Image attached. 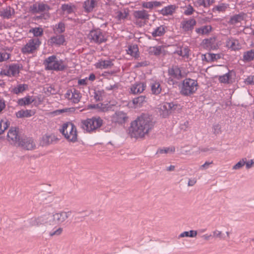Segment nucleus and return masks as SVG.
I'll return each mask as SVG.
<instances>
[{
	"mask_svg": "<svg viewBox=\"0 0 254 254\" xmlns=\"http://www.w3.org/2000/svg\"><path fill=\"white\" fill-rule=\"evenodd\" d=\"M21 68L22 67L19 64H11L2 68L0 72V74L9 77L17 76L19 74Z\"/></svg>",
	"mask_w": 254,
	"mask_h": 254,
	"instance_id": "nucleus-7",
	"label": "nucleus"
},
{
	"mask_svg": "<svg viewBox=\"0 0 254 254\" xmlns=\"http://www.w3.org/2000/svg\"><path fill=\"white\" fill-rule=\"evenodd\" d=\"M71 211H62L52 215V218L50 219V225L55 224H62L64 223L70 216Z\"/></svg>",
	"mask_w": 254,
	"mask_h": 254,
	"instance_id": "nucleus-6",
	"label": "nucleus"
},
{
	"mask_svg": "<svg viewBox=\"0 0 254 254\" xmlns=\"http://www.w3.org/2000/svg\"><path fill=\"white\" fill-rule=\"evenodd\" d=\"M197 2L200 6L207 7L214 2V0H197Z\"/></svg>",
	"mask_w": 254,
	"mask_h": 254,
	"instance_id": "nucleus-47",
	"label": "nucleus"
},
{
	"mask_svg": "<svg viewBox=\"0 0 254 254\" xmlns=\"http://www.w3.org/2000/svg\"><path fill=\"white\" fill-rule=\"evenodd\" d=\"M246 163V158L242 159L233 167V169L238 170L242 168Z\"/></svg>",
	"mask_w": 254,
	"mask_h": 254,
	"instance_id": "nucleus-53",
	"label": "nucleus"
},
{
	"mask_svg": "<svg viewBox=\"0 0 254 254\" xmlns=\"http://www.w3.org/2000/svg\"><path fill=\"white\" fill-rule=\"evenodd\" d=\"M45 68L48 70L56 71L63 70L65 68L63 60L59 59L56 56L49 57L44 61Z\"/></svg>",
	"mask_w": 254,
	"mask_h": 254,
	"instance_id": "nucleus-4",
	"label": "nucleus"
},
{
	"mask_svg": "<svg viewBox=\"0 0 254 254\" xmlns=\"http://www.w3.org/2000/svg\"><path fill=\"white\" fill-rule=\"evenodd\" d=\"M146 88V84L143 82L136 83L133 84L130 87L132 93L138 94L142 93Z\"/></svg>",
	"mask_w": 254,
	"mask_h": 254,
	"instance_id": "nucleus-22",
	"label": "nucleus"
},
{
	"mask_svg": "<svg viewBox=\"0 0 254 254\" xmlns=\"http://www.w3.org/2000/svg\"><path fill=\"white\" fill-rule=\"evenodd\" d=\"M197 231L195 230H190L189 231H184L181 233L178 236V239L184 238V237H190L194 238L197 236Z\"/></svg>",
	"mask_w": 254,
	"mask_h": 254,
	"instance_id": "nucleus-34",
	"label": "nucleus"
},
{
	"mask_svg": "<svg viewBox=\"0 0 254 254\" xmlns=\"http://www.w3.org/2000/svg\"><path fill=\"white\" fill-rule=\"evenodd\" d=\"M7 139L8 141L14 144L18 145L20 141L19 140V136L18 134V131L15 128H10L7 133Z\"/></svg>",
	"mask_w": 254,
	"mask_h": 254,
	"instance_id": "nucleus-16",
	"label": "nucleus"
},
{
	"mask_svg": "<svg viewBox=\"0 0 254 254\" xmlns=\"http://www.w3.org/2000/svg\"><path fill=\"white\" fill-rule=\"evenodd\" d=\"M65 96L67 99L75 103H78L81 98L80 92L74 89L67 90Z\"/></svg>",
	"mask_w": 254,
	"mask_h": 254,
	"instance_id": "nucleus-15",
	"label": "nucleus"
},
{
	"mask_svg": "<svg viewBox=\"0 0 254 254\" xmlns=\"http://www.w3.org/2000/svg\"><path fill=\"white\" fill-rule=\"evenodd\" d=\"M99 107V112H107L112 109L113 105L109 104H103L99 103L98 107Z\"/></svg>",
	"mask_w": 254,
	"mask_h": 254,
	"instance_id": "nucleus-44",
	"label": "nucleus"
},
{
	"mask_svg": "<svg viewBox=\"0 0 254 254\" xmlns=\"http://www.w3.org/2000/svg\"><path fill=\"white\" fill-rule=\"evenodd\" d=\"M146 102L145 97L140 96L132 100V104L134 108L140 107Z\"/></svg>",
	"mask_w": 254,
	"mask_h": 254,
	"instance_id": "nucleus-31",
	"label": "nucleus"
},
{
	"mask_svg": "<svg viewBox=\"0 0 254 254\" xmlns=\"http://www.w3.org/2000/svg\"><path fill=\"white\" fill-rule=\"evenodd\" d=\"M132 15L134 19V23L139 27L143 26L145 23L143 20L148 19L149 17L147 11L143 9L134 11Z\"/></svg>",
	"mask_w": 254,
	"mask_h": 254,
	"instance_id": "nucleus-9",
	"label": "nucleus"
},
{
	"mask_svg": "<svg viewBox=\"0 0 254 254\" xmlns=\"http://www.w3.org/2000/svg\"><path fill=\"white\" fill-rule=\"evenodd\" d=\"M193 10V7L189 5L187 7V9L184 11V13L187 15H190L192 14Z\"/></svg>",
	"mask_w": 254,
	"mask_h": 254,
	"instance_id": "nucleus-58",
	"label": "nucleus"
},
{
	"mask_svg": "<svg viewBox=\"0 0 254 254\" xmlns=\"http://www.w3.org/2000/svg\"><path fill=\"white\" fill-rule=\"evenodd\" d=\"M63 232V228L61 227H55L49 233L50 237L60 236Z\"/></svg>",
	"mask_w": 254,
	"mask_h": 254,
	"instance_id": "nucleus-37",
	"label": "nucleus"
},
{
	"mask_svg": "<svg viewBox=\"0 0 254 254\" xmlns=\"http://www.w3.org/2000/svg\"><path fill=\"white\" fill-rule=\"evenodd\" d=\"M97 5L96 0H86L83 3V8L87 12H92Z\"/></svg>",
	"mask_w": 254,
	"mask_h": 254,
	"instance_id": "nucleus-23",
	"label": "nucleus"
},
{
	"mask_svg": "<svg viewBox=\"0 0 254 254\" xmlns=\"http://www.w3.org/2000/svg\"><path fill=\"white\" fill-rule=\"evenodd\" d=\"M128 13L126 10L119 11L116 13V16L119 19H124L127 17Z\"/></svg>",
	"mask_w": 254,
	"mask_h": 254,
	"instance_id": "nucleus-49",
	"label": "nucleus"
},
{
	"mask_svg": "<svg viewBox=\"0 0 254 254\" xmlns=\"http://www.w3.org/2000/svg\"><path fill=\"white\" fill-rule=\"evenodd\" d=\"M128 116L126 113L118 111L116 112L111 117V122L115 124L123 125L127 121Z\"/></svg>",
	"mask_w": 254,
	"mask_h": 254,
	"instance_id": "nucleus-12",
	"label": "nucleus"
},
{
	"mask_svg": "<svg viewBox=\"0 0 254 254\" xmlns=\"http://www.w3.org/2000/svg\"><path fill=\"white\" fill-rule=\"evenodd\" d=\"M177 6L175 4H170L163 7L159 12L163 16L172 15L175 13Z\"/></svg>",
	"mask_w": 254,
	"mask_h": 254,
	"instance_id": "nucleus-18",
	"label": "nucleus"
},
{
	"mask_svg": "<svg viewBox=\"0 0 254 254\" xmlns=\"http://www.w3.org/2000/svg\"><path fill=\"white\" fill-rule=\"evenodd\" d=\"M61 132L69 141L75 142L77 140V132L76 127L71 122L63 124Z\"/></svg>",
	"mask_w": 254,
	"mask_h": 254,
	"instance_id": "nucleus-3",
	"label": "nucleus"
},
{
	"mask_svg": "<svg viewBox=\"0 0 254 254\" xmlns=\"http://www.w3.org/2000/svg\"><path fill=\"white\" fill-rule=\"evenodd\" d=\"M175 151V148L174 146H171L169 147L164 148L163 149H160L159 152L160 153H173Z\"/></svg>",
	"mask_w": 254,
	"mask_h": 254,
	"instance_id": "nucleus-54",
	"label": "nucleus"
},
{
	"mask_svg": "<svg viewBox=\"0 0 254 254\" xmlns=\"http://www.w3.org/2000/svg\"><path fill=\"white\" fill-rule=\"evenodd\" d=\"M153 8L160 7L162 5V2L157 1H152Z\"/></svg>",
	"mask_w": 254,
	"mask_h": 254,
	"instance_id": "nucleus-64",
	"label": "nucleus"
},
{
	"mask_svg": "<svg viewBox=\"0 0 254 254\" xmlns=\"http://www.w3.org/2000/svg\"><path fill=\"white\" fill-rule=\"evenodd\" d=\"M34 99L29 96H26L24 98L20 99L18 100V104L20 106L28 105L32 103Z\"/></svg>",
	"mask_w": 254,
	"mask_h": 254,
	"instance_id": "nucleus-36",
	"label": "nucleus"
},
{
	"mask_svg": "<svg viewBox=\"0 0 254 254\" xmlns=\"http://www.w3.org/2000/svg\"><path fill=\"white\" fill-rule=\"evenodd\" d=\"M49 214H45L30 218L28 221L32 226H40L42 225H50Z\"/></svg>",
	"mask_w": 254,
	"mask_h": 254,
	"instance_id": "nucleus-11",
	"label": "nucleus"
},
{
	"mask_svg": "<svg viewBox=\"0 0 254 254\" xmlns=\"http://www.w3.org/2000/svg\"><path fill=\"white\" fill-rule=\"evenodd\" d=\"M10 55L6 52H0V62H2L8 60Z\"/></svg>",
	"mask_w": 254,
	"mask_h": 254,
	"instance_id": "nucleus-52",
	"label": "nucleus"
},
{
	"mask_svg": "<svg viewBox=\"0 0 254 254\" xmlns=\"http://www.w3.org/2000/svg\"><path fill=\"white\" fill-rule=\"evenodd\" d=\"M65 30V26L63 23H59L56 26L54 31L55 33H62Z\"/></svg>",
	"mask_w": 254,
	"mask_h": 254,
	"instance_id": "nucleus-50",
	"label": "nucleus"
},
{
	"mask_svg": "<svg viewBox=\"0 0 254 254\" xmlns=\"http://www.w3.org/2000/svg\"><path fill=\"white\" fill-rule=\"evenodd\" d=\"M177 105L173 103L165 102L161 105L160 109L162 111V116L166 118L169 116L171 112L176 109Z\"/></svg>",
	"mask_w": 254,
	"mask_h": 254,
	"instance_id": "nucleus-14",
	"label": "nucleus"
},
{
	"mask_svg": "<svg viewBox=\"0 0 254 254\" xmlns=\"http://www.w3.org/2000/svg\"><path fill=\"white\" fill-rule=\"evenodd\" d=\"M243 20V16L241 14H237L233 16L231 18L230 22L231 24H235L237 23L240 22Z\"/></svg>",
	"mask_w": 254,
	"mask_h": 254,
	"instance_id": "nucleus-46",
	"label": "nucleus"
},
{
	"mask_svg": "<svg viewBox=\"0 0 254 254\" xmlns=\"http://www.w3.org/2000/svg\"><path fill=\"white\" fill-rule=\"evenodd\" d=\"M103 124V120L100 117H93L82 121L81 127L87 132L94 131L100 127Z\"/></svg>",
	"mask_w": 254,
	"mask_h": 254,
	"instance_id": "nucleus-5",
	"label": "nucleus"
},
{
	"mask_svg": "<svg viewBox=\"0 0 254 254\" xmlns=\"http://www.w3.org/2000/svg\"><path fill=\"white\" fill-rule=\"evenodd\" d=\"M57 138L53 134H46L44 135L41 139V144L43 146H46L56 141Z\"/></svg>",
	"mask_w": 254,
	"mask_h": 254,
	"instance_id": "nucleus-21",
	"label": "nucleus"
},
{
	"mask_svg": "<svg viewBox=\"0 0 254 254\" xmlns=\"http://www.w3.org/2000/svg\"><path fill=\"white\" fill-rule=\"evenodd\" d=\"M142 6L145 8L152 9L153 8L152 1H149V2L143 1L142 2Z\"/></svg>",
	"mask_w": 254,
	"mask_h": 254,
	"instance_id": "nucleus-55",
	"label": "nucleus"
},
{
	"mask_svg": "<svg viewBox=\"0 0 254 254\" xmlns=\"http://www.w3.org/2000/svg\"><path fill=\"white\" fill-rule=\"evenodd\" d=\"M196 21L192 18L185 20L181 23V27L185 31H191L196 24Z\"/></svg>",
	"mask_w": 254,
	"mask_h": 254,
	"instance_id": "nucleus-19",
	"label": "nucleus"
},
{
	"mask_svg": "<svg viewBox=\"0 0 254 254\" xmlns=\"http://www.w3.org/2000/svg\"><path fill=\"white\" fill-rule=\"evenodd\" d=\"M154 123L147 115H142L131 123L130 135L134 138H143L153 128Z\"/></svg>",
	"mask_w": 254,
	"mask_h": 254,
	"instance_id": "nucleus-1",
	"label": "nucleus"
},
{
	"mask_svg": "<svg viewBox=\"0 0 254 254\" xmlns=\"http://www.w3.org/2000/svg\"><path fill=\"white\" fill-rule=\"evenodd\" d=\"M49 8L47 4L37 2L30 6L29 10L33 13H38L48 11Z\"/></svg>",
	"mask_w": 254,
	"mask_h": 254,
	"instance_id": "nucleus-13",
	"label": "nucleus"
},
{
	"mask_svg": "<svg viewBox=\"0 0 254 254\" xmlns=\"http://www.w3.org/2000/svg\"><path fill=\"white\" fill-rule=\"evenodd\" d=\"M99 103L96 104H91L88 106V108L91 109H95L99 112V107H98Z\"/></svg>",
	"mask_w": 254,
	"mask_h": 254,
	"instance_id": "nucleus-61",
	"label": "nucleus"
},
{
	"mask_svg": "<svg viewBox=\"0 0 254 254\" xmlns=\"http://www.w3.org/2000/svg\"><path fill=\"white\" fill-rule=\"evenodd\" d=\"M5 107V104L4 101L3 100H0V113L4 109Z\"/></svg>",
	"mask_w": 254,
	"mask_h": 254,
	"instance_id": "nucleus-63",
	"label": "nucleus"
},
{
	"mask_svg": "<svg viewBox=\"0 0 254 254\" xmlns=\"http://www.w3.org/2000/svg\"><path fill=\"white\" fill-rule=\"evenodd\" d=\"M169 73L176 78H179L181 77V71L177 66L174 67L170 69Z\"/></svg>",
	"mask_w": 254,
	"mask_h": 254,
	"instance_id": "nucleus-41",
	"label": "nucleus"
},
{
	"mask_svg": "<svg viewBox=\"0 0 254 254\" xmlns=\"http://www.w3.org/2000/svg\"><path fill=\"white\" fill-rule=\"evenodd\" d=\"M9 125V122L6 119L0 121V134L7 128Z\"/></svg>",
	"mask_w": 254,
	"mask_h": 254,
	"instance_id": "nucleus-40",
	"label": "nucleus"
},
{
	"mask_svg": "<svg viewBox=\"0 0 254 254\" xmlns=\"http://www.w3.org/2000/svg\"><path fill=\"white\" fill-rule=\"evenodd\" d=\"M207 57L210 61L213 62L221 59L222 55L220 54H215L213 53H208Z\"/></svg>",
	"mask_w": 254,
	"mask_h": 254,
	"instance_id": "nucleus-48",
	"label": "nucleus"
},
{
	"mask_svg": "<svg viewBox=\"0 0 254 254\" xmlns=\"http://www.w3.org/2000/svg\"><path fill=\"white\" fill-rule=\"evenodd\" d=\"M213 163V162L211 161L210 162H205V163L203 165H202L201 166H200V169H207L209 165L212 164Z\"/></svg>",
	"mask_w": 254,
	"mask_h": 254,
	"instance_id": "nucleus-59",
	"label": "nucleus"
},
{
	"mask_svg": "<svg viewBox=\"0 0 254 254\" xmlns=\"http://www.w3.org/2000/svg\"><path fill=\"white\" fill-rule=\"evenodd\" d=\"M227 46L233 50H238L241 49V45L236 39H229L227 42Z\"/></svg>",
	"mask_w": 254,
	"mask_h": 254,
	"instance_id": "nucleus-28",
	"label": "nucleus"
},
{
	"mask_svg": "<svg viewBox=\"0 0 254 254\" xmlns=\"http://www.w3.org/2000/svg\"><path fill=\"white\" fill-rule=\"evenodd\" d=\"M151 91L154 94L158 95L160 93L161 91V88L160 84L158 82L155 81L151 84Z\"/></svg>",
	"mask_w": 254,
	"mask_h": 254,
	"instance_id": "nucleus-38",
	"label": "nucleus"
},
{
	"mask_svg": "<svg viewBox=\"0 0 254 254\" xmlns=\"http://www.w3.org/2000/svg\"><path fill=\"white\" fill-rule=\"evenodd\" d=\"M166 32L165 27L163 26H160L157 27L151 33L153 37H160L163 36Z\"/></svg>",
	"mask_w": 254,
	"mask_h": 254,
	"instance_id": "nucleus-30",
	"label": "nucleus"
},
{
	"mask_svg": "<svg viewBox=\"0 0 254 254\" xmlns=\"http://www.w3.org/2000/svg\"><path fill=\"white\" fill-rule=\"evenodd\" d=\"M48 42L51 46L63 45L65 42L64 37L62 35H57L51 37Z\"/></svg>",
	"mask_w": 254,
	"mask_h": 254,
	"instance_id": "nucleus-20",
	"label": "nucleus"
},
{
	"mask_svg": "<svg viewBox=\"0 0 254 254\" xmlns=\"http://www.w3.org/2000/svg\"><path fill=\"white\" fill-rule=\"evenodd\" d=\"M198 87L197 81L194 79L187 78L185 79L180 88V93L185 96H190L195 93Z\"/></svg>",
	"mask_w": 254,
	"mask_h": 254,
	"instance_id": "nucleus-2",
	"label": "nucleus"
},
{
	"mask_svg": "<svg viewBox=\"0 0 254 254\" xmlns=\"http://www.w3.org/2000/svg\"><path fill=\"white\" fill-rule=\"evenodd\" d=\"M113 64L110 60H100L95 64V66L97 68L106 69L112 67Z\"/></svg>",
	"mask_w": 254,
	"mask_h": 254,
	"instance_id": "nucleus-24",
	"label": "nucleus"
},
{
	"mask_svg": "<svg viewBox=\"0 0 254 254\" xmlns=\"http://www.w3.org/2000/svg\"><path fill=\"white\" fill-rule=\"evenodd\" d=\"M190 50L188 47H182L181 49L176 52L179 56L182 57L184 59H188L190 56Z\"/></svg>",
	"mask_w": 254,
	"mask_h": 254,
	"instance_id": "nucleus-35",
	"label": "nucleus"
},
{
	"mask_svg": "<svg viewBox=\"0 0 254 254\" xmlns=\"http://www.w3.org/2000/svg\"><path fill=\"white\" fill-rule=\"evenodd\" d=\"M127 54L135 58L138 57V48L136 45H130L127 50Z\"/></svg>",
	"mask_w": 254,
	"mask_h": 254,
	"instance_id": "nucleus-29",
	"label": "nucleus"
},
{
	"mask_svg": "<svg viewBox=\"0 0 254 254\" xmlns=\"http://www.w3.org/2000/svg\"><path fill=\"white\" fill-rule=\"evenodd\" d=\"M233 72L229 71L228 73L219 76L218 79L220 82L223 83H230L232 82V78Z\"/></svg>",
	"mask_w": 254,
	"mask_h": 254,
	"instance_id": "nucleus-26",
	"label": "nucleus"
},
{
	"mask_svg": "<svg viewBox=\"0 0 254 254\" xmlns=\"http://www.w3.org/2000/svg\"><path fill=\"white\" fill-rule=\"evenodd\" d=\"M18 145L27 150H32L36 147L34 140L30 138L23 139L20 141Z\"/></svg>",
	"mask_w": 254,
	"mask_h": 254,
	"instance_id": "nucleus-17",
	"label": "nucleus"
},
{
	"mask_svg": "<svg viewBox=\"0 0 254 254\" xmlns=\"http://www.w3.org/2000/svg\"><path fill=\"white\" fill-rule=\"evenodd\" d=\"M88 38L91 41L98 44L102 43L107 40L105 33L100 29L91 31L88 35Z\"/></svg>",
	"mask_w": 254,
	"mask_h": 254,
	"instance_id": "nucleus-8",
	"label": "nucleus"
},
{
	"mask_svg": "<svg viewBox=\"0 0 254 254\" xmlns=\"http://www.w3.org/2000/svg\"><path fill=\"white\" fill-rule=\"evenodd\" d=\"M41 43L38 39H30L28 42L21 49V52L24 54H29L36 51Z\"/></svg>",
	"mask_w": 254,
	"mask_h": 254,
	"instance_id": "nucleus-10",
	"label": "nucleus"
},
{
	"mask_svg": "<svg viewBox=\"0 0 254 254\" xmlns=\"http://www.w3.org/2000/svg\"><path fill=\"white\" fill-rule=\"evenodd\" d=\"M62 9L63 11L67 13H70L73 11V8L71 5L68 4H64L62 6Z\"/></svg>",
	"mask_w": 254,
	"mask_h": 254,
	"instance_id": "nucleus-51",
	"label": "nucleus"
},
{
	"mask_svg": "<svg viewBox=\"0 0 254 254\" xmlns=\"http://www.w3.org/2000/svg\"><path fill=\"white\" fill-rule=\"evenodd\" d=\"M89 84V81L87 77L84 79H80L78 80V84L79 85H87Z\"/></svg>",
	"mask_w": 254,
	"mask_h": 254,
	"instance_id": "nucleus-57",
	"label": "nucleus"
},
{
	"mask_svg": "<svg viewBox=\"0 0 254 254\" xmlns=\"http://www.w3.org/2000/svg\"><path fill=\"white\" fill-rule=\"evenodd\" d=\"M35 112L31 110H21L16 113V116L18 118H28L33 116Z\"/></svg>",
	"mask_w": 254,
	"mask_h": 254,
	"instance_id": "nucleus-25",
	"label": "nucleus"
},
{
	"mask_svg": "<svg viewBox=\"0 0 254 254\" xmlns=\"http://www.w3.org/2000/svg\"><path fill=\"white\" fill-rule=\"evenodd\" d=\"M245 83L246 84H254V75L248 76L245 80Z\"/></svg>",
	"mask_w": 254,
	"mask_h": 254,
	"instance_id": "nucleus-56",
	"label": "nucleus"
},
{
	"mask_svg": "<svg viewBox=\"0 0 254 254\" xmlns=\"http://www.w3.org/2000/svg\"><path fill=\"white\" fill-rule=\"evenodd\" d=\"M229 4L224 3H220L217 5H215L213 8V11H218V12H225L226 9L228 8Z\"/></svg>",
	"mask_w": 254,
	"mask_h": 254,
	"instance_id": "nucleus-39",
	"label": "nucleus"
},
{
	"mask_svg": "<svg viewBox=\"0 0 254 254\" xmlns=\"http://www.w3.org/2000/svg\"><path fill=\"white\" fill-rule=\"evenodd\" d=\"M243 59L245 61H251L254 59V50H251L244 54Z\"/></svg>",
	"mask_w": 254,
	"mask_h": 254,
	"instance_id": "nucleus-42",
	"label": "nucleus"
},
{
	"mask_svg": "<svg viewBox=\"0 0 254 254\" xmlns=\"http://www.w3.org/2000/svg\"><path fill=\"white\" fill-rule=\"evenodd\" d=\"M29 32L32 33L34 36L38 37L42 35L43 30L42 28L36 27L31 29L29 30Z\"/></svg>",
	"mask_w": 254,
	"mask_h": 254,
	"instance_id": "nucleus-45",
	"label": "nucleus"
},
{
	"mask_svg": "<svg viewBox=\"0 0 254 254\" xmlns=\"http://www.w3.org/2000/svg\"><path fill=\"white\" fill-rule=\"evenodd\" d=\"M14 13V9L10 7H7L0 11V15L4 18L9 19Z\"/></svg>",
	"mask_w": 254,
	"mask_h": 254,
	"instance_id": "nucleus-27",
	"label": "nucleus"
},
{
	"mask_svg": "<svg viewBox=\"0 0 254 254\" xmlns=\"http://www.w3.org/2000/svg\"><path fill=\"white\" fill-rule=\"evenodd\" d=\"M246 165V168L247 169H249L251 168L253 165L254 164V160H251L250 161L246 162L245 163Z\"/></svg>",
	"mask_w": 254,
	"mask_h": 254,
	"instance_id": "nucleus-62",
	"label": "nucleus"
},
{
	"mask_svg": "<svg viewBox=\"0 0 254 254\" xmlns=\"http://www.w3.org/2000/svg\"><path fill=\"white\" fill-rule=\"evenodd\" d=\"M28 89V85L26 84H18L16 86L14 87L12 90V92L16 94H18L19 93H22L25 90Z\"/></svg>",
	"mask_w": 254,
	"mask_h": 254,
	"instance_id": "nucleus-33",
	"label": "nucleus"
},
{
	"mask_svg": "<svg viewBox=\"0 0 254 254\" xmlns=\"http://www.w3.org/2000/svg\"><path fill=\"white\" fill-rule=\"evenodd\" d=\"M213 236L214 237L216 238H221L222 237V232L218 231V230H215L213 232Z\"/></svg>",
	"mask_w": 254,
	"mask_h": 254,
	"instance_id": "nucleus-60",
	"label": "nucleus"
},
{
	"mask_svg": "<svg viewBox=\"0 0 254 254\" xmlns=\"http://www.w3.org/2000/svg\"><path fill=\"white\" fill-rule=\"evenodd\" d=\"M162 48L160 46L151 47L149 48L148 52L150 55H159L161 53Z\"/></svg>",
	"mask_w": 254,
	"mask_h": 254,
	"instance_id": "nucleus-43",
	"label": "nucleus"
},
{
	"mask_svg": "<svg viewBox=\"0 0 254 254\" xmlns=\"http://www.w3.org/2000/svg\"><path fill=\"white\" fill-rule=\"evenodd\" d=\"M212 30V27L210 25H205L200 28H196L195 31L197 34L201 35L207 34Z\"/></svg>",
	"mask_w": 254,
	"mask_h": 254,
	"instance_id": "nucleus-32",
	"label": "nucleus"
}]
</instances>
